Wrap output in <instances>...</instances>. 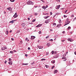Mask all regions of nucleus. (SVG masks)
<instances>
[{
  "instance_id": "obj_41",
  "label": "nucleus",
  "mask_w": 76,
  "mask_h": 76,
  "mask_svg": "<svg viewBox=\"0 0 76 76\" xmlns=\"http://www.w3.org/2000/svg\"><path fill=\"white\" fill-rule=\"evenodd\" d=\"M56 0L57 1H59V2H60V0Z\"/></svg>"
},
{
  "instance_id": "obj_21",
  "label": "nucleus",
  "mask_w": 76,
  "mask_h": 76,
  "mask_svg": "<svg viewBox=\"0 0 76 76\" xmlns=\"http://www.w3.org/2000/svg\"><path fill=\"white\" fill-rule=\"evenodd\" d=\"M45 66L46 68H48V67H49V66L48 65H45Z\"/></svg>"
},
{
  "instance_id": "obj_47",
  "label": "nucleus",
  "mask_w": 76,
  "mask_h": 76,
  "mask_svg": "<svg viewBox=\"0 0 76 76\" xmlns=\"http://www.w3.org/2000/svg\"><path fill=\"white\" fill-rule=\"evenodd\" d=\"M71 17L72 18V17H74V15H72L71 16Z\"/></svg>"
},
{
  "instance_id": "obj_20",
  "label": "nucleus",
  "mask_w": 76,
  "mask_h": 76,
  "mask_svg": "<svg viewBox=\"0 0 76 76\" xmlns=\"http://www.w3.org/2000/svg\"><path fill=\"white\" fill-rule=\"evenodd\" d=\"M71 29V27H70V26L68 27L67 28L68 30H69V29Z\"/></svg>"
},
{
  "instance_id": "obj_49",
  "label": "nucleus",
  "mask_w": 76,
  "mask_h": 76,
  "mask_svg": "<svg viewBox=\"0 0 76 76\" xmlns=\"http://www.w3.org/2000/svg\"><path fill=\"white\" fill-rule=\"evenodd\" d=\"M54 58H58V57L56 56V57H54Z\"/></svg>"
},
{
  "instance_id": "obj_64",
  "label": "nucleus",
  "mask_w": 76,
  "mask_h": 76,
  "mask_svg": "<svg viewBox=\"0 0 76 76\" xmlns=\"http://www.w3.org/2000/svg\"><path fill=\"white\" fill-rule=\"evenodd\" d=\"M50 31H53V29H50Z\"/></svg>"
},
{
  "instance_id": "obj_31",
  "label": "nucleus",
  "mask_w": 76,
  "mask_h": 76,
  "mask_svg": "<svg viewBox=\"0 0 76 76\" xmlns=\"http://www.w3.org/2000/svg\"><path fill=\"white\" fill-rule=\"evenodd\" d=\"M49 17H50V16H47L45 18V19H47V18H49Z\"/></svg>"
},
{
  "instance_id": "obj_38",
  "label": "nucleus",
  "mask_w": 76,
  "mask_h": 76,
  "mask_svg": "<svg viewBox=\"0 0 76 76\" xmlns=\"http://www.w3.org/2000/svg\"><path fill=\"white\" fill-rule=\"evenodd\" d=\"M66 22H67V21H69V18H67V19H66Z\"/></svg>"
},
{
  "instance_id": "obj_30",
  "label": "nucleus",
  "mask_w": 76,
  "mask_h": 76,
  "mask_svg": "<svg viewBox=\"0 0 76 76\" xmlns=\"http://www.w3.org/2000/svg\"><path fill=\"white\" fill-rule=\"evenodd\" d=\"M10 53H11V54H13V51H10Z\"/></svg>"
},
{
  "instance_id": "obj_4",
  "label": "nucleus",
  "mask_w": 76,
  "mask_h": 76,
  "mask_svg": "<svg viewBox=\"0 0 76 76\" xmlns=\"http://www.w3.org/2000/svg\"><path fill=\"white\" fill-rule=\"evenodd\" d=\"M18 16V15H17V13L16 12L15 13V14L14 15L13 17H14V18H17Z\"/></svg>"
},
{
  "instance_id": "obj_55",
  "label": "nucleus",
  "mask_w": 76,
  "mask_h": 76,
  "mask_svg": "<svg viewBox=\"0 0 76 76\" xmlns=\"http://www.w3.org/2000/svg\"><path fill=\"white\" fill-rule=\"evenodd\" d=\"M30 49H31V48H30V47L28 48V50H30Z\"/></svg>"
},
{
  "instance_id": "obj_16",
  "label": "nucleus",
  "mask_w": 76,
  "mask_h": 76,
  "mask_svg": "<svg viewBox=\"0 0 76 76\" xmlns=\"http://www.w3.org/2000/svg\"><path fill=\"white\" fill-rule=\"evenodd\" d=\"M61 24H59L57 25L56 27L57 28H58V26H61Z\"/></svg>"
},
{
  "instance_id": "obj_2",
  "label": "nucleus",
  "mask_w": 76,
  "mask_h": 76,
  "mask_svg": "<svg viewBox=\"0 0 76 76\" xmlns=\"http://www.w3.org/2000/svg\"><path fill=\"white\" fill-rule=\"evenodd\" d=\"M70 23V21H66V22L65 23V25H64V26H66V25H68Z\"/></svg>"
},
{
  "instance_id": "obj_11",
  "label": "nucleus",
  "mask_w": 76,
  "mask_h": 76,
  "mask_svg": "<svg viewBox=\"0 0 76 76\" xmlns=\"http://www.w3.org/2000/svg\"><path fill=\"white\" fill-rule=\"evenodd\" d=\"M35 36H32L31 37V39H35Z\"/></svg>"
},
{
  "instance_id": "obj_32",
  "label": "nucleus",
  "mask_w": 76,
  "mask_h": 76,
  "mask_svg": "<svg viewBox=\"0 0 76 76\" xmlns=\"http://www.w3.org/2000/svg\"><path fill=\"white\" fill-rule=\"evenodd\" d=\"M42 9H45V6H43L42 7Z\"/></svg>"
},
{
  "instance_id": "obj_59",
  "label": "nucleus",
  "mask_w": 76,
  "mask_h": 76,
  "mask_svg": "<svg viewBox=\"0 0 76 76\" xmlns=\"http://www.w3.org/2000/svg\"><path fill=\"white\" fill-rule=\"evenodd\" d=\"M28 20H30V18H28Z\"/></svg>"
},
{
  "instance_id": "obj_56",
  "label": "nucleus",
  "mask_w": 76,
  "mask_h": 76,
  "mask_svg": "<svg viewBox=\"0 0 76 76\" xmlns=\"http://www.w3.org/2000/svg\"><path fill=\"white\" fill-rule=\"evenodd\" d=\"M20 44H22V41H20Z\"/></svg>"
},
{
  "instance_id": "obj_6",
  "label": "nucleus",
  "mask_w": 76,
  "mask_h": 76,
  "mask_svg": "<svg viewBox=\"0 0 76 76\" xmlns=\"http://www.w3.org/2000/svg\"><path fill=\"white\" fill-rule=\"evenodd\" d=\"M50 19H47L45 20V22L46 23H48L49 22H50Z\"/></svg>"
},
{
  "instance_id": "obj_37",
  "label": "nucleus",
  "mask_w": 76,
  "mask_h": 76,
  "mask_svg": "<svg viewBox=\"0 0 76 76\" xmlns=\"http://www.w3.org/2000/svg\"><path fill=\"white\" fill-rule=\"evenodd\" d=\"M37 13H35L34 14V15H35V16H37Z\"/></svg>"
},
{
  "instance_id": "obj_57",
  "label": "nucleus",
  "mask_w": 76,
  "mask_h": 76,
  "mask_svg": "<svg viewBox=\"0 0 76 76\" xmlns=\"http://www.w3.org/2000/svg\"><path fill=\"white\" fill-rule=\"evenodd\" d=\"M62 33H63V34H64V33H65V31H63V32H62Z\"/></svg>"
},
{
  "instance_id": "obj_29",
  "label": "nucleus",
  "mask_w": 76,
  "mask_h": 76,
  "mask_svg": "<svg viewBox=\"0 0 76 76\" xmlns=\"http://www.w3.org/2000/svg\"><path fill=\"white\" fill-rule=\"evenodd\" d=\"M41 60H42V61H43L44 60H45V59H44V58L42 59H41Z\"/></svg>"
},
{
  "instance_id": "obj_8",
  "label": "nucleus",
  "mask_w": 76,
  "mask_h": 76,
  "mask_svg": "<svg viewBox=\"0 0 76 76\" xmlns=\"http://www.w3.org/2000/svg\"><path fill=\"white\" fill-rule=\"evenodd\" d=\"M60 5H57L56 7V9H59L60 8Z\"/></svg>"
},
{
  "instance_id": "obj_18",
  "label": "nucleus",
  "mask_w": 76,
  "mask_h": 76,
  "mask_svg": "<svg viewBox=\"0 0 76 76\" xmlns=\"http://www.w3.org/2000/svg\"><path fill=\"white\" fill-rule=\"evenodd\" d=\"M52 63H55V60H53L51 61Z\"/></svg>"
},
{
  "instance_id": "obj_51",
  "label": "nucleus",
  "mask_w": 76,
  "mask_h": 76,
  "mask_svg": "<svg viewBox=\"0 0 76 76\" xmlns=\"http://www.w3.org/2000/svg\"><path fill=\"white\" fill-rule=\"evenodd\" d=\"M42 2H43V3H44V1H43V0H41Z\"/></svg>"
},
{
  "instance_id": "obj_9",
  "label": "nucleus",
  "mask_w": 76,
  "mask_h": 76,
  "mask_svg": "<svg viewBox=\"0 0 76 76\" xmlns=\"http://www.w3.org/2000/svg\"><path fill=\"white\" fill-rule=\"evenodd\" d=\"M67 40L68 41H69L70 42H73V40L71 39H68Z\"/></svg>"
},
{
  "instance_id": "obj_12",
  "label": "nucleus",
  "mask_w": 76,
  "mask_h": 76,
  "mask_svg": "<svg viewBox=\"0 0 76 76\" xmlns=\"http://www.w3.org/2000/svg\"><path fill=\"white\" fill-rule=\"evenodd\" d=\"M47 46L48 47H50V43H47Z\"/></svg>"
},
{
  "instance_id": "obj_53",
  "label": "nucleus",
  "mask_w": 76,
  "mask_h": 76,
  "mask_svg": "<svg viewBox=\"0 0 76 76\" xmlns=\"http://www.w3.org/2000/svg\"><path fill=\"white\" fill-rule=\"evenodd\" d=\"M20 32V31H18L17 32V33H19Z\"/></svg>"
},
{
  "instance_id": "obj_7",
  "label": "nucleus",
  "mask_w": 76,
  "mask_h": 76,
  "mask_svg": "<svg viewBox=\"0 0 76 76\" xmlns=\"http://www.w3.org/2000/svg\"><path fill=\"white\" fill-rule=\"evenodd\" d=\"M37 47L39 48V49H42L43 47L42 46H37Z\"/></svg>"
},
{
  "instance_id": "obj_52",
  "label": "nucleus",
  "mask_w": 76,
  "mask_h": 76,
  "mask_svg": "<svg viewBox=\"0 0 76 76\" xmlns=\"http://www.w3.org/2000/svg\"><path fill=\"white\" fill-rule=\"evenodd\" d=\"M27 39H28V38H26V39L25 41H27Z\"/></svg>"
},
{
  "instance_id": "obj_14",
  "label": "nucleus",
  "mask_w": 76,
  "mask_h": 76,
  "mask_svg": "<svg viewBox=\"0 0 76 76\" xmlns=\"http://www.w3.org/2000/svg\"><path fill=\"white\" fill-rule=\"evenodd\" d=\"M6 34H7V35H8V34H9V31H8V30H6Z\"/></svg>"
},
{
  "instance_id": "obj_62",
  "label": "nucleus",
  "mask_w": 76,
  "mask_h": 76,
  "mask_svg": "<svg viewBox=\"0 0 76 76\" xmlns=\"http://www.w3.org/2000/svg\"><path fill=\"white\" fill-rule=\"evenodd\" d=\"M67 12V10H66L65 11V13H66Z\"/></svg>"
},
{
  "instance_id": "obj_46",
  "label": "nucleus",
  "mask_w": 76,
  "mask_h": 76,
  "mask_svg": "<svg viewBox=\"0 0 76 76\" xmlns=\"http://www.w3.org/2000/svg\"><path fill=\"white\" fill-rule=\"evenodd\" d=\"M61 41L62 42H64V41H65V40H62Z\"/></svg>"
},
{
  "instance_id": "obj_23",
  "label": "nucleus",
  "mask_w": 76,
  "mask_h": 76,
  "mask_svg": "<svg viewBox=\"0 0 76 76\" xmlns=\"http://www.w3.org/2000/svg\"><path fill=\"white\" fill-rule=\"evenodd\" d=\"M35 64L34 61H33L32 63H31V65H33V64Z\"/></svg>"
},
{
  "instance_id": "obj_36",
  "label": "nucleus",
  "mask_w": 76,
  "mask_h": 76,
  "mask_svg": "<svg viewBox=\"0 0 76 76\" xmlns=\"http://www.w3.org/2000/svg\"><path fill=\"white\" fill-rule=\"evenodd\" d=\"M39 34H41V31H39Z\"/></svg>"
},
{
  "instance_id": "obj_40",
  "label": "nucleus",
  "mask_w": 76,
  "mask_h": 76,
  "mask_svg": "<svg viewBox=\"0 0 76 76\" xmlns=\"http://www.w3.org/2000/svg\"><path fill=\"white\" fill-rule=\"evenodd\" d=\"M53 15V13H52V12H50V15Z\"/></svg>"
},
{
  "instance_id": "obj_22",
  "label": "nucleus",
  "mask_w": 76,
  "mask_h": 76,
  "mask_svg": "<svg viewBox=\"0 0 76 76\" xmlns=\"http://www.w3.org/2000/svg\"><path fill=\"white\" fill-rule=\"evenodd\" d=\"M48 7V5H47L46 6L45 8V9H47V7Z\"/></svg>"
},
{
  "instance_id": "obj_42",
  "label": "nucleus",
  "mask_w": 76,
  "mask_h": 76,
  "mask_svg": "<svg viewBox=\"0 0 76 76\" xmlns=\"http://www.w3.org/2000/svg\"><path fill=\"white\" fill-rule=\"evenodd\" d=\"M63 56H66V54H65L63 55Z\"/></svg>"
},
{
  "instance_id": "obj_27",
  "label": "nucleus",
  "mask_w": 76,
  "mask_h": 76,
  "mask_svg": "<svg viewBox=\"0 0 76 76\" xmlns=\"http://www.w3.org/2000/svg\"><path fill=\"white\" fill-rule=\"evenodd\" d=\"M36 19H34L32 21V22H35V21L36 20Z\"/></svg>"
},
{
  "instance_id": "obj_43",
  "label": "nucleus",
  "mask_w": 76,
  "mask_h": 76,
  "mask_svg": "<svg viewBox=\"0 0 76 76\" xmlns=\"http://www.w3.org/2000/svg\"><path fill=\"white\" fill-rule=\"evenodd\" d=\"M12 60V59H10V58L9 59V61H11Z\"/></svg>"
},
{
  "instance_id": "obj_5",
  "label": "nucleus",
  "mask_w": 76,
  "mask_h": 76,
  "mask_svg": "<svg viewBox=\"0 0 76 76\" xmlns=\"http://www.w3.org/2000/svg\"><path fill=\"white\" fill-rule=\"evenodd\" d=\"M7 47H3L1 48V49L2 50H7Z\"/></svg>"
},
{
  "instance_id": "obj_58",
  "label": "nucleus",
  "mask_w": 76,
  "mask_h": 76,
  "mask_svg": "<svg viewBox=\"0 0 76 76\" xmlns=\"http://www.w3.org/2000/svg\"><path fill=\"white\" fill-rule=\"evenodd\" d=\"M54 54H56V53H57V52L56 51H55V52H54Z\"/></svg>"
},
{
  "instance_id": "obj_45",
  "label": "nucleus",
  "mask_w": 76,
  "mask_h": 76,
  "mask_svg": "<svg viewBox=\"0 0 76 76\" xmlns=\"http://www.w3.org/2000/svg\"><path fill=\"white\" fill-rule=\"evenodd\" d=\"M48 15V13H45V15Z\"/></svg>"
},
{
  "instance_id": "obj_25",
  "label": "nucleus",
  "mask_w": 76,
  "mask_h": 76,
  "mask_svg": "<svg viewBox=\"0 0 76 76\" xmlns=\"http://www.w3.org/2000/svg\"><path fill=\"white\" fill-rule=\"evenodd\" d=\"M51 53H52V54H54V51L53 50L51 51Z\"/></svg>"
},
{
  "instance_id": "obj_26",
  "label": "nucleus",
  "mask_w": 76,
  "mask_h": 76,
  "mask_svg": "<svg viewBox=\"0 0 76 76\" xmlns=\"http://www.w3.org/2000/svg\"><path fill=\"white\" fill-rule=\"evenodd\" d=\"M10 1L11 2H14L15 1V0H10Z\"/></svg>"
},
{
  "instance_id": "obj_34",
  "label": "nucleus",
  "mask_w": 76,
  "mask_h": 76,
  "mask_svg": "<svg viewBox=\"0 0 76 76\" xmlns=\"http://www.w3.org/2000/svg\"><path fill=\"white\" fill-rule=\"evenodd\" d=\"M53 25H55V26H56V23H53Z\"/></svg>"
},
{
  "instance_id": "obj_15",
  "label": "nucleus",
  "mask_w": 76,
  "mask_h": 76,
  "mask_svg": "<svg viewBox=\"0 0 76 76\" xmlns=\"http://www.w3.org/2000/svg\"><path fill=\"white\" fill-rule=\"evenodd\" d=\"M41 26V24H39L37 26H36V27H37V28H38L39 27H40V26Z\"/></svg>"
},
{
  "instance_id": "obj_50",
  "label": "nucleus",
  "mask_w": 76,
  "mask_h": 76,
  "mask_svg": "<svg viewBox=\"0 0 76 76\" xmlns=\"http://www.w3.org/2000/svg\"><path fill=\"white\" fill-rule=\"evenodd\" d=\"M59 14V13H56V15H58Z\"/></svg>"
},
{
  "instance_id": "obj_13",
  "label": "nucleus",
  "mask_w": 76,
  "mask_h": 76,
  "mask_svg": "<svg viewBox=\"0 0 76 76\" xmlns=\"http://www.w3.org/2000/svg\"><path fill=\"white\" fill-rule=\"evenodd\" d=\"M58 72V71L57 70H55L54 72H53V73L54 74H55V73H57V72Z\"/></svg>"
},
{
  "instance_id": "obj_35",
  "label": "nucleus",
  "mask_w": 76,
  "mask_h": 76,
  "mask_svg": "<svg viewBox=\"0 0 76 76\" xmlns=\"http://www.w3.org/2000/svg\"><path fill=\"white\" fill-rule=\"evenodd\" d=\"M49 41H53V40L52 39H50L49 40Z\"/></svg>"
},
{
  "instance_id": "obj_60",
  "label": "nucleus",
  "mask_w": 76,
  "mask_h": 76,
  "mask_svg": "<svg viewBox=\"0 0 76 76\" xmlns=\"http://www.w3.org/2000/svg\"><path fill=\"white\" fill-rule=\"evenodd\" d=\"M11 39H12V41H13V40H14V39H13L12 38H11Z\"/></svg>"
},
{
  "instance_id": "obj_44",
  "label": "nucleus",
  "mask_w": 76,
  "mask_h": 76,
  "mask_svg": "<svg viewBox=\"0 0 76 76\" xmlns=\"http://www.w3.org/2000/svg\"><path fill=\"white\" fill-rule=\"evenodd\" d=\"M7 62V61H4L5 64H6Z\"/></svg>"
},
{
  "instance_id": "obj_3",
  "label": "nucleus",
  "mask_w": 76,
  "mask_h": 76,
  "mask_svg": "<svg viewBox=\"0 0 76 76\" xmlns=\"http://www.w3.org/2000/svg\"><path fill=\"white\" fill-rule=\"evenodd\" d=\"M7 10H9L10 12H11L12 10V8L11 7H9L7 9Z\"/></svg>"
},
{
  "instance_id": "obj_61",
  "label": "nucleus",
  "mask_w": 76,
  "mask_h": 76,
  "mask_svg": "<svg viewBox=\"0 0 76 76\" xmlns=\"http://www.w3.org/2000/svg\"><path fill=\"white\" fill-rule=\"evenodd\" d=\"M28 63H26L25 64V65H28Z\"/></svg>"
},
{
  "instance_id": "obj_24",
  "label": "nucleus",
  "mask_w": 76,
  "mask_h": 76,
  "mask_svg": "<svg viewBox=\"0 0 76 76\" xmlns=\"http://www.w3.org/2000/svg\"><path fill=\"white\" fill-rule=\"evenodd\" d=\"M50 37V36H49V35H48L46 37V39H47V38H48Z\"/></svg>"
},
{
  "instance_id": "obj_63",
  "label": "nucleus",
  "mask_w": 76,
  "mask_h": 76,
  "mask_svg": "<svg viewBox=\"0 0 76 76\" xmlns=\"http://www.w3.org/2000/svg\"><path fill=\"white\" fill-rule=\"evenodd\" d=\"M74 54L75 55H76V52H75L74 53Z\"/></svg>"
},
{
  "instance_id": "obj_19",
  "label": "nucleus",
  "mask_w": 76,
  "mask_h": 76,
  "mask_svg": "<svg viewBox=\"0 0 76 76\" xmlns=\"http://www.w3.org/2000/svg\"><path fill=\"white\" fill-rule=\"evenodd\" d=\"M14 22V20H12L10 22V23H13V22Z\"/></svg>"
},
{
  "instance_id": "obj_10",
  "label": "nucleus",
  "mask_w": 76,
  "mask_h": 76,
  "mask_svg": "<svg viewBox=\"0 0 76 76\" xmlns=\"http://www.w3.org/2000/svg\"><path fill=\"white\" fill-rule=\"evenodd\" d=\"M22 25L23 27V28H24L25 27V25H26V24H25V23H23L22 24Z\"/></svg>"
},
{
  "instance_id": "obj_28",
  "label": "nucleus",
  "mask_w": 76,
  "mask_h": 76,
  "mask_svg": "<svg viewBox=\"0 0 76 76\" xmlns=\"http://www.w3.org/2000/svg\"><path fill=\"white\" fill-rule=\"evenodd\" d=\"M55 67V66H53L52 67V69H53Z\"/></svg>"
},
{
  "instance_id": "obj_54",
  "label": "nucleus",
  "mask_w": 76,
  "mask_h": 76,
  "mask_svg": "<svg viewBox=\"0 0 76 76\" xmlns=\"http://www.w3.org/2000/svg\"><path fill=\"white\" fill-rule=\"evenodd\" d=\"M22 65H25V63L22 64Z\"/></svg>"
},
{
  "instance_id": "obj_48",
  "label": "nucleus",
  "mask_w": 76,
  "mask_h": 76,
  "mask_svg": "<svg viewBox=\"0 0 76 76\" xmlns=\"http://www.w3.org/2000/svg\"><path fill=\"white\" fill-rule=\"evenodd\" d=\"M25 56L26 57H28V55L27 54H25Z\"/></svg>"
},
{
  "instance_id": "obj_17",
  "label": "nucleus",
  "mask_w": 76,
  "mask_h": 76,
  "mask_svg": "<svg viewBox=\"0 0 76 76\" xmlns=\"http://www.w3.org/2000/svg\"><path fill=\"white\" fill-rule=\"evenodd\" d=\"M8 63L10 64V65H12V61H11L10 62H9Z\"/></svg>"
},
{
  "instance_id": "obj_33",
  "label": "nucleus",
  "mask_w": 76,
  "mask_h": 76,
  "mask_svg": "<svg viewBox=\"0 0 76 76\" xmlns=\"http://www.w3.org/2000/svg\"><path fill=\"white\" fill-rule=\"evenodd\" d=\"M59 22L60 23H61V19H59Z\"/></svg>"
},
{
  "instance_id": "obj_1",
  "label": "nucleus",
  "mask_w": 76,
  "mask_h": 76,
  "mask_svg": "<svg viewBox=\"0 0 76 76\" xmlns=\"http://www.w3.org/2000/svg\"><path fill=\"white\" fill-rule=\"evenodd\" d=\"M27 4H31L32 5H33L34 4V3L32 2L31 1H28L27 2Z\"/></svg>"
},
{
  "instance_id": "obj_39",
  "label": "nucleus",
  "mask_w": 76,
  "mask_h": 76,
  "mask_svg": "<svg viewBox=\"0 0 76 76\" xmlns=\"http://www.w3.org/2000/svg\"><path fill=\"white\" fill-rule=\"evenodd\" d=\"M64 18H66L67 17V16H66V15H64Z\"/></svg>"
}]
</instances>
